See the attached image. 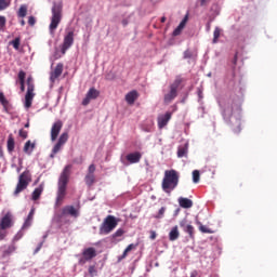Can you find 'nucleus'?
Masks as SVG:
<instances>
[{
	"mask_svg": "<svg viewBox=\"0 0 277 277\" xmlns=\"http://www.w3.org/2000/svg\"><path fill=\"white\" fill-rule=\"evenodd\" d=\"M187 155V149L185 147H180L179 150H177V156L180 158L184 157Z\"/></svg>",
	"mask_w": 277,
	"mask_h": 277,
	"instance_id": "nucleus-39",
	"label": "nucleus"
},
{
	"mask_svg": "<svg viewBox=\"0 0 277 277\" xmlns=\"http://www.w3.org/2000/svg\"><path fill=\"white\" fill-rule=\"evenodd\" d=\"M207 1H208V0H200L201 5H202V6L206 5Z\"/></svg>",
	"mask_w": 277,
	"mask_h": 277,
	"instance_id": "nucleus-55",
	"label": "nucleus"
},
{
	"mask_svg": "<svg viewBox=\"0 0 277 277\" xmlns=\"http://www.w3.org/2000/svg\"><path fill=\"white\" fill-rule=\"evenodd\" d=\"M221 31L222 30L219 27L215 28L214 34H213V36H214L213 43H216L219 41V38L221 36Z\"/></svg>",
	"mask_w": 277,
	"mask_h": 277,
	"instance_id": "nucleus-35",
	"label": "nucleus"
},
{
	"mask_svg": "<svg viewBox=\"0 0 277 277\" xmlns=\"http://www.w3.org/2000/svg\"><path fill=\"white\" fill-rule=\"evenodd\" d=\"M96 256V250L94 248H87L82 252V258L79 260L80 265L92 261Z\"/></svg>",
	"mask_w": 277,
	"mask_h": 277,
	"instance_id": "nucleus-9",
	"label": "nucleus"
},
{
	"mask_svg": "<svg viewBox=\"0 0 277 277\" xmlns=\"http://www.w3.org/2000/svg\"><path fill=\"white\" fill-rule=\"evenodd\" d=\"M89 275H90L91 277H96V276H97V271H96V267H95L94 265H91V266L89 267Z\"/></svg>",
	"mask_w": 277,
	"mask_h": 277,
	"instance_id": "nucleus-38",
	"label": "nucleus"
},
{
	"mask_svg": "<svg viewBox=\"0 0 277 277\" xmlns=\"http://www.w3.org/2000/svg\"><path fill=\"white\" fill-rule=\"evenodd\" d=\"M135 249H136V245H134V243L129 245V246L127 247V249L123 251V254L121 255L120 261H121V260H124V259L128 256V254H129L131 251L135 250Z\"/></svg>",
	"mask_w": 277,
	"mask_h": 277,
	"instance_id": "nucleus-27",
	"label": "nucleus"
},
{
	"mask_svg": "<svg viewBox=\"0 0 277 277\" xmlns=\"http://www.w3.org/2000/svg\"><path fill=\"white\" fill-rule=\"evenodd\" d=\"M0 103L3 106L4 109H6L9 105V101L5 98L3 92L0 91Z\"/></svg>",
	"mask_w": 277,
	"mask_h": 277,
	"instance_id": "nucleus-33",
	"label": "nucleus"
},
{
	"mask_svg": "<svg viewBox=\"0 0 277 277\" xmlns=\"http://www.w3.org/2000/svg\"><path fill=\"white\" fill-rule=\"evenodd\" d=\"M141 158H142V154L138 151L131 153V154L127 155V160L130 163H137V162H140Z\"/></svg>",
	"mask_w": 277,
	"mask_h": 277,
	"instance_id": "nucleus-20",
	"label": "nucleus"
},
{
	"mask_svg": "<svg viewBox=\"0 0 277 277\" xmlns=\"http://www.w3.org/2000/svg\"><path fill=\"white\" fill-rule=\"evenodd\" d=\"M62 128H63V122L61 120H57L53 123V126L51 128V141L52 142H54L57 138Z\"/></svg>",
	"mask_w": 277,
	"mask_h": 277,
	"instance_id": "nucleus-12",
	"label": "nucleus"
},
{
	"mask_svg": "<svg viewBox=\"0 0 277 277\" xmlns=\"http://www.w3.org/2000/svg\"><path fill=\"white\" fill-rule=\"evenodd\" d=\"M15 147V141L12 134L9 135L8 142H6V148L9 153H12Z\"/></svg>",
	"mask_w": 277,
	"mask_h": 277,
	"instance_id": "nucleus-26",
	"label": "nucleus"
},
{
	"mask_svg": "<svg viewBox=\"0 0 277 277\" xmlns=\"http://www.w3.org/2000/svg\"><path fill=\"white\" fill-rule=\"evenodd\" d=\"M62 11H63L62 3H54L52 8L51 24L49 26V30L51 35H54L55 29L57 28L58 24L62 21Z\"/></svg>",
	"mask_w": 277,
	"mask_h": 277,
	"instance_id": "nucleus-3",
	"label": "nucleus"
},
{
	"mask_svg": "<svg viewBox=\"0 0 277 277\" xmlns=\"http://www.w3.org/2000/svg\"><path fill=\"white\" fill-rule=\"evenodd\" d=\"M238 62V53L235 54V57L233 60V64L236 66Z\"/></svg>",
	"mask_w": 277,
	"mask_h": 277,
	"instance_id": "nucleus-52",
	"label": "nucleus"
},
{
	"mask_svg": "<svg viewBox=\"0 0 277 277\" xmlns=\"http://www.w3.org/2000/svg\"><path fill=\"white\" fill-rule=\"evenodd\" d=\"M34 215H35V209L32 208L23 225V228H29V226H31V222L34 220Z\"/></svg>",
	"mask_w": 277,
	"mask_h": 277,
	"instance_id": "nucleus-24",
	"label": "nucleus"
},
{
	"mask_svg": "<svg viewBox=\"0 0 277 277\" xmlns=\"http://www.w3.org/2000/svg\"><path fill=\"white\" fill-rule=\"evenodd\" d=\"M188 22V14L185 15V17L183 18V21L181 22V24L179 25L180 28H185L186 24Z\"/></svg>",
	"mask_w": 277,
	"mask_h": 277,
	"instance_id": "nucleus-42",
	"label": "nucleus"
},
{
	"mask_svg": "<svg viewBox=\"0 0 277 277\" xmlns=\"http://www.w3.org/2000/svg\"><path fill=\"white\" fill-rule=\"evenodd\" d=\"M184 28H182L181 26H177L176 27V29L173 31V36H179V35H181V32H182V30H183Z\"/></svg>",
	"mask_w": 277,
	"mask_h": 277,
	"instance_id": "nucleus-46",
	"label": "nucleus"
},
{
	"mask_svg": "<svg viewBox=\"0 0 277 277\" xmlns=\"http://www.w3.org/2000/svg\"><path fill=\"white\" fill-rule=\"evenodd\" d=\"M100 95V91H97L95 88H91L87 95H85V98L82 101V105L83 106H87L91 100H95Z\"/></svg>",
	"mask_w": 277,
	"mask_h": 277,
	"instance_id": "nucleus-14",
	"label": "nucleus"
},
{
	"mask_svg": "<svg viewBox=\"0 0 277 277\" xmlns=\"http://www.w3.org/2000/svg\"><path fill=\"white\" fill-rule=\"evenodd\" d=\"M43 192V186L40 185L39 187L35 188V190L32 192V195H31V200H39L41 194Z\"/></svg>",
	"mask_w": 277,
	"mask_h": 277,
	"instance_id": "nucleus-25",
	"label": "nucleus"
},
{
	"mask_svg": "<svg viewBox=\"0 0 277 277\" xmlns=\"http://www.w3.org/2000/svg\"><path fill=\"white\" fill-rule=\"evenodd\" d=\"M180 226L183 228V230H185V233L189 235L190 239H195V227L190 224H187L186 219L180 222Z\"/></svg>",
	"mask_w": 277,
	"mask_h": 277,
	"instance_id": "nucleus-13",
	"label": "nucleus"
},
{
	"mask_svg": "<svg viewBox=\"0 0 277 277\" xmlns=\"http://www.w3.org/2000/svg\"><path fill=\"white\" fill-rule=\"evenodd\" d=\"M71 168H72L71 164H67L60 175L58 183H57L56 199H55L56 207H62V205L66 198L67 185L69 183Z\"/></svg>",
	"mask_w": 277,
	"mask_h": 277,
	"instance_id": "nucleus-1",
	"label": "nucleus"
},
{
	"mask_svg": "<svg viewBox=\"0 0 277 277\" xmlns=\"http://www.w3.org/2000/svg\"><path fill=\"white\" fill-rule=\"evenodd\" d=\"M36 147V144L35 143H31V141H27L24 145V153L27 154V155H31L32 150L35 149Z\"/></svg>",
	"mask_w": 277,
	"mask_h": 277,
	"instance_id": "nucleus-23",
	"label": "nucleus"
},
{
	"mask_svg": "<svg viewBox=\"0 0 277 277\" xmlns=\"http://www.w3.org/2000/svg\"><path fill=\"white\" fill-rule=\"evenodd\" d=\"M156 237H157V234H156V232L155 230H151L150 232V239H156Z\"/></svg>",
	"mask_w": 277,
	"mask_h": 277,
	"instance_id": "nucleus-50",
	"label": "nucleus"
},
{
	"mask_svg": "<svg viewBox=\"0 0 277 277\" xmlns=\"http://www.w3.org/2000/svg\"><path fill=\"white\" fill-rule=\"evenodd\" d=\"M122 24H123V26H127L128 22H127V21H123Z\"/></svg>",
	"mask_w": 277,
	"mask_h": 277,
	"instance_id": "nucleus-58",
	"label": "nucleus"
},
{
	"mask_svg": "<svg viewBox=\"0 0 277 277\" xmlns=\"http://www.w3.org/2000/svg\"><path fill=\"white\" fill-rule=\"evenodd\" d=\"M18 135H19L21 137H23V138H27L28 132L25 131V130H23V129H21L19 132H18Z\"/></svg>",
	"mask_w": 277,
	"mask_h": 277,
	"instance_id": "nucleus-45",
	"label": "nucleus"
},
{
	"mask_svg": "<svg viewBox=\"0 0 277 277\" xmlns=\"http://www.w3.org/2000/svg\"><path fill=\"white\" fill-rule=\"evenodd\" d=\"M28 24H29L30 26H34V25L36 24V19H35L34 16H29V18H28Z\"/></svg>",
	"mask_w": 277,
	"mask_h": 277,
	"instance_id": "nucleus-48",
	"label": "nucleus"
},
{
	"mask_svg": "<svg viewBox=\"0 0 277 277\" xmlns=\"http://www.w3.org/2000/svg\"><path fill=\"white\" fill-rule=\"evenodd\" d=\"M15 251V246L14 245H10L4 251H3V258H6L9 255H11L12 253H14Z\"/></svg>",
	"mask_w": 277,
	"mask_h": 277,
	"instance_id": "nucleus-29",
	"label": "nucleus"
},
{
	"mask_svg": "<svg viewBox=\"0 0 277 277\" xmlns=\"http://www.w3.org/2000/svg\"><path fill=\"white\" fill-rule=\"evenodd\" d=\"M179 237H180L179 227H177V225H175V226L171 229V232H170V234H169V239H170L171 242H174V241H176V239H179Z\"/></svg>",
	"mask_w": 277,
	"mask_h": 277,
	"instance_id": "nucleus-21",
	"label": "nucleus"
},
{
	"mask_svg": "<svg viewBox=\"0 0 277 277\" xmlns=\"http://www.w3.org/2000/svg\"><path fill=\"white\" fill-rule=\"evenodd\" d=\"M117 225H118V222L116 217L113 215H108L100 227V234L109 235V233L114 232Z\"/></svg>",
	"mask_w": 277,
	"mask_h": 277,
	"instance_id": "nucleus-6",
	"label": "nucleus"
},
{
	"mask_svg": "<svg viewBox=\"0 0 277 277\" xmlns=\"http://www.w3.org/2000/svg\"><path fill=\"white\" fill-rule=\"evenodd\" d=\"M25 128H29V122H27V123L25 124Z\"/></svg>",
	"mask_w": 277,
	"mask_h": 277,
	"instance_id": "nucleus-59",
	"label": "nucleus"
},
{
	"mask_svg": "<svg viewBox=\"0 0 277 277\" xmlns=\"http://www.w3.org/2000/svg\"><path fill=\"white\" fill-rule=\"evenodd\" d=\"M18 17L24 18L27 15V6L26 5H21L18 12H17Z\"/></svg>",
	"mask_w": 277,
	"mask_h": 277,
	"instance_id": "nucleus-32",
	"label": "nucleus"
},
{
	"mask_svg": "<svg viewBox=\"0 0 277 277\" xmlns=\"http://www.w3.org/2000/svg\"><path fill=\"white\" fill-rule=\"evenodd\" d=\"M179 205H180V207H182V209H192L194 202H193V200H190L188 198L180 197Z\"/></svg>",
	"mask_w": 277,
	"mask_h": 277,
	"instance_id": "nucleus-19",
	"label": "nucleus"
},
{
	"mask_svg": "<svg viewBox=\"0 0 277 277\" xmlns=\"http://www.w3.org/2000/svg\"><path fill=\"white\" fill-rule=\"evenodd\" d=\"M10 43L13 45V48H14L15 50H18V49H19V44H21V38L17 37V38H15L13 41H11Z\"/></svg>",
	"mask_w": 277,
	"mask_h": 277,
	"instance_id": "nucleus-36",
	"label": "nucleus"
},
{
	"mask_svg": "<svg viewBox=\"0 0 277 277\" xmlns=\"http://www.w3.org/2000/svg\"><path fill=\"white\" fill-rule=\"evenodd\" d=\"M183 82L181 77H177L175 81L170 85V92L164 95V103L170 104L177 96V89Z\"/></svg>",
	"mask_w": 277,
	"mask_h": 277,
	"instance_id": "nucleus-8",
	"label": "nucleus"
},
{
	"mask_svg": "<svg viewBox=\"0 0 277 277\" xmlns=\"http://www.w3.org/2000/svg\"><path fill=\"white\" fill-rule=\"evenodd\" d=\"M42 246H43V242H40L37 249L35 250V254H37L41 250Z\"/></svg>",
	"mask_w": 277,
	"mask_h": 277,
	"instance_id": "nucleus-49",
	"label": "nucleus"
},
{
	"mask_svg": "<svg viewBox=\"0 0 277 277\" xmlns=\"http://www.w3.org/2000/svg\"><path fill=\"white\" fill-rule=\"evenodd\" d=\"M35 89H27L26 95H25V107L30 108L32 104V100L35 97L34 93Z\"/></svg>",
	"mask_w": 277,
	"mask_h": 277,
	"instance_id": "nucleus-17",
	"label": "nucleus"
},
{
	"mask_svg": "<svg viewBox=\"0 0 277 277\" xmlns=\"http://www.w3.org/2000/svg\"><path fill=\"white\" fill-rule=\"evenodd\" d=\"M84 181H85V185H88V187H92V185H94V183H95V175L87 174L84 177Z\"/></svg>",
	"mask_w": 277,
	"mask_h": 277,
	"instance_id": "nucleus-28",
	"label": "nucleus"
},
{
	"mask_svg": "<svg viewBox=\"0 0 277 277\" xmlns=\"http://www.w3.org/2000/svg\"><path fill=\"white\" fill-rule=\"evenodd\" d=\"M14 224V216L11 211H8L1 219H0V241L5 239L8 233V228H12Z\"/></svg>",
	"mask_w": 277,
	"mask_h": 277,
	"instance_id": "nucleus-4",
	"label": "nucleus"
},
{
	"mask_svg": "<svg viewBox=\"0 0 277 277\" xmlns=\"http://www.w3.org/2000/svg\"><path fill=\"white\" fill-rule=\"evenodd\" d=\"M66 215H70L71 217H79V210L74 206H65L61 212L55 214L57 222H63Z\"/></svg>",
	"mask_w": 277,
	"mask_h": 277,
	"instance_id": "nucleus-7",
	"label": "nucleus"
},
{
	"mask_svg": "<svg viewBox=\"0 0 277 277\" xmlns=\"http://www.w3.org/2000/svg\"><path fill=\"white\" fill-rule=\"evenodd\" d=\"M64 65L62 63H58L55 67V69L51 72L50 80L54 82L63 72Z\"/></svg>",
	"mask_w": 277,
	"mask_h": 277,
	"instance_id": "nucleus-15",
	"label": "nucleus"
},
{
	"mask_svg": "<svg viewBox=\"0 0 277 277\" xmlns=\"http://www.w3.org/2000/svg\"><path fill=\"white\" fill-rule=\"evenodd\" d=\"M197 224H198L199 230H200L201 233H207V234L213 233L209 227H207L206 225H202L201 222L198 221Z\"/></svg>",
	"mask_w": 277,
	"mask_h": 277,
	"instance_id": "nucleus-31",
	"label": "nucleus"
},
{
	"mask_svg": "<svg viewBox=\"0 0 277 277\" xmlns=\"http://www.w3.org/2000/svg\"><path fill=\"white\" fill-rule=\"evenodd\" d=\"M29 183H31V174H30L29 170H25L18 176V182H17L16 188L14 190V196H18V194H22V192H25V189H27Z\"/></svg>",
	"mask_w": 277,
	"mask_h": 277,
	"instance_id": "nucleus-5",
	"label": "nucleus"
},
{
	"mask_svg": "<svg viewBox=\"0 0 277 277\" xmlns=\"http://www.w3.org/2000/svg\"><path fill=\"white\" fill-rule=\"evenodd\" d=\"M180 181V174L174 169L167 170L162 181V189L166 194H170L177 187Z\"/></svg>",
	"mask_w": 277,
	"mask_h": 277,
	"instance_id": "nucleus-2",
	"label": "nucleus"
},
{
	"mask_svg": "<svg viewBox=\"0 0 277 277\" xmlns=\"http://www.w3.org/2000/svg\"><path fill=\"white\" fill-rule=\"evenodd\" d=\"M68 137H69V135L67 132L62 133L57 143L54 145V147L52 149V155H51L52 158L54 157V155L56 153H58L61 150L62 146L68 141Z\"/></svg>",
	"mask_w": 277,
	"mask_h": 277,
	"instance_id": "nucleus-11",
	"label": "nucleus"
},
{
	"mask_svg": "<svg viewBox=\"0 0 277 277\" xmlns=\"http://www.w3.org/2000/svg\"><path fill=\"white\" fill-rule=\"evenodd\" d=\"M11 5V0H0V12L6 10Z\"/></svg>",
	"mask_w": 277,
	"mask_h": 277,
	"instance_id": "nucleus-30",
	"label": "nucleus"
},
{
	"mask_svg": "<svg viewBox=\"0 0 277 277\" xmlns=\"http://www.w3.org/2000/svg\"><path fill=\"white\" fill-rule=\"evenodd\" d=\"M138 96V92L136 90H133L126 95V101L129 105H133Z\"/></svg>",
	"mask_w": 277,
	"mask_h": 277,
	"instance_id": "nucleus-18",
	"label": "nucleus"
},
{
	"mask_svg": "<svg viewBox=\"0 0 277 277\" xmlns=\"http://www.w3.org/2000/svg\"><path fill=\"white\" fill-rule=\"evenodd\" d=\"M27 89H35V84L31 77L27 78Z\"/></svg>",
	"mask_w": 277,
	"mask_h": 277,
	"instance_id": "nucleus-43",
	"label": "nucleus"
},
{
	"mask_svg": "<svg viewBox=\"0 0 277 277\" xmlns=\"http://www.w3.org/2000/svg\"><path fill=\"white\" fill-rule=\"evenodd\" d=\"M21 25H22V26L25 25V21H24V19L21 21Z\"/></svg>",
	"mask_w": 277,
	"mask_h": 277,
	"instance_id": "nucleus-57",
	"label": "nucleus"
},
{
	"mask_svg": "<svg viewBox=\"0 0 277 277\" xmlns=\"http://www.w3.org/2000/svg\"><path fill=\"white\" fill-rule=\"evenodd\" d=\"M197 276H198V272L197 271L192 272L190 277H197Z\"/></svg>",
	"mask_w": 277,
	"mask_h": 277,
	"instance_id": "nucleus-54",
	"label": "nucleus"
},
{
	"mask_svg": "<svg viewBox=\"0 0 277 277\" xmlns=\"http://www.w3.org/2000/svg\"><path fill=\"white\" fill-rule=\"evenodd\" d=\"M193 181H194V183H199V181H200V172L198 171V170H195L194 172H193Z\"/></svg>",
	"mask_w": 277,
	"mask_h": 277,
	"instance_id": "nucleus-37",
	"label": "nucleus"
},
{
	"mask_svg": "<svg viewBox=\"0 0 277 277\" xmlns=\"http://www.w3.org/2000/svg\"><path fill=\"white\" fill-rule=\"evenodd\" d=\"M124 235V230L122 228L117 229V232L113 235V239H116L117 237H122Z\"/></svg>",
	"mask_w": 277,
	"mask_h": 277,
	"instance_id": "nucleus-41",
	"label": "nucleus"
},
{
	"mask_svg": "<svg viewBox=\"0 0 277 277\" xmlns=\"http://www.w3.org/2000/svg\"><path fill=\"white\" fill-rule=\"evenodd\" d=\"M184 57H185V58H190V57H192V53H190L189 51H186V52L184 53Z\"/></svg>",
	"mask_w": 277,
	"mask_h": 277,
	"instance_id": "nucleus-51",
	"label": "nucleus"
},
{
	"mask_svg": "<svg viewBox=\"0 0 277 277\" xmlns=\"http://www.w3.org/2000/svg\"><path fill=\"white\" fill-rule=\"evenodd\" d=\"M94 172H95V166L94 164H91L88 169V174H91V175H94Z\"/></svg>",
	"mask_w": 277,
	"mask_h": 277,
	"instance_id": "nucleus-47",
	"label": "nucleus"
},
{
	"mask_svg": "<svg viewBox=\"0 0 277 277\" xmlns=\"http://www.w3.org/2000/svg\"><path fill=\"white\" fill-rule=\"evenodd\" d=\"M171 117H172V114L169 113V111L166 113V115L159 116L158 117V127H159V129L164 128L168 124V122L171 119Z\"/></svg>",
	"mask_w": 277,
	"mask_h": 277,
	"instance_id": "nucleus-16",
	"label": "nucleus"
},
{
	"mask_svg": "<svg viewBox=\"0 0 277 277\" xmlns=\"http://www.w3.org/2000/svg\"><path fill=\"white\" fill-rule=\"evenodd\" d=\"M234 114V108L232 104H226L223 109V116L225 118H230Z\"/></svg>",
	"mask_w": 277,
	"mask_h": 277,
	"instance_id": "nucleus-22",
	"label": "nucleus"
},
{
	"mask_svg": "<svg viewBox=\"0 0 277 277\" xmlns=\"http://www.w3.org/2000/svg\"><path fill=\"white\" fill-rule=\"evenodd\" d=\"M164 213H166V208L162 207V208L159 210L158 214L155 215L156 220H161V217H163Z\"/></svg>",
	"mask_w": 277,
	"mask_h": 277,
	"instance_id": "nucleus-40",
	"label": "nucleus"
},
{
	"mask_svg": "<svg viewBox=\"0 0 277 277\" xmlns=\"http://www.w3.org/2000/svg\"><path fill=\"white\" fill-rule=\"evenodd\" d=\"M5 25H6V18L2 15H0V31L5 30Z\"/></svg>",
	"mask_w": 277,
	"mask_h": 277,
	"instance_id": "nucleus-34",
	"label": "nucleus"
},
{
	"mask_svg": "<svg viewBox=\"0 0 277 277\" xmlns=\"http://www.w3.org/2000/svg\"><path fill=\"white\" fill-rule=\"evenodd\" d=\"M166 21H167L166 17H162V18H161V23H164Z\"/></svg>",
	"mask_w": 277,
	"mask_h": 277,
	"instance_id": "nucleus-56",
	"label": "nucleus"
},
{
	"mask_svg": "<svg viewBox=\"0 0 277 277\" xmlns=\"http://www.w3.org/2000/svg\"><path fill=\"white\" fill-rule=\"evenodd\" d=\"M25 77H26V74H25L23 70H21V71L18 72L19 83L25 82Z\"/></svg>",
	"mask_w": 277,
	"mask_h": 277,
	"instance_id": "nucleus-44",
	"label": "nucleus"
},
{
	"mask_svg": "<svg viewBox=\"0 0 277 277\" xmlns=\"http://www.w3.org/2000/svg\"><path fill=\"white\" fill-rule=\"evenodd\" d=\"M74 37H75L74 31L67 32V35L64 37V41L61 47V52L63 54H65L66 51L74 44V41H75Z\"/></svg>",
	"mask_w": 277,
	"mask_h": 277,
	"instance_id": "nucleus-10",
	"label": "nucleus"
},
{
	"mask_svg": "<svg viewBox=\"0 0 277 277\" xmlns=\"http://www.w3.org/2000/svg\"><path fill=\"white\" fill-rule=\"evenodd\" d=\"M21 83V91L24 92L25 91V82H19Z\"/></svg>",
	"mask_w": 277,
	"mask_h": 277,
	"instance_id": "nucleus-53",
	"label": "nucleus"
}]
</instances>
